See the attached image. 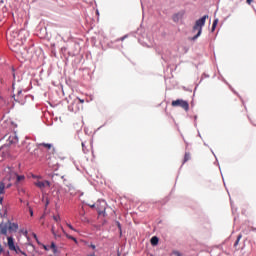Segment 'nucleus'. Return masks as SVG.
I'll return each mask as SVG.
<instances>
[{
  "mask_svg": "<svg viewBox=\"0 0 256 256\" xmlns=\"http://www.w3.org/2000/svg\"><path fill=\"white\" fill-rule=\"evenodd\" d=\"M175 255H176V256H181V253L175 252Z\"/></svg>",
  "mask_w": 256,
  "mask_h": 256,
  "instance_id": "33",
  "label": "nucleus"
},
{
  "mask_svg": "<svg viewBox=\"0 0 256 256\" xmlns=\"http://www.w3.org/2000/svg\"><path fill=\"white\" fill-rule=\"evenodd\" d=\"M184 15L185 11H180L172 16V21H174V23H179V21L183 19Z\"/></svg>",
  "mask_w": 256,
  "mask_h": 256,
  "instance_id": "10",
  "label": "nucleus"
},
{
  "mask_svg": "<svg viewBox=\"0 0 256 256\" xmlns=\"http://www.w3.org/2000/svg\"><path fill=\"white\" fill-rule=\"evenodd\" d=\"M218 23H219V19H215V20L213 21L212 29H211L212 33H213V31H215V29H217V24H218Z\"/></svg>",
  "mask_w": 256,
  "mask_h": 256,
  "instance_id": "18",
  "label": "nucleus"
},
{
  "mask_svg": "<svg viewBox=\"0 0 256 256\" xmlns=\"http://www.w3.org/2000/svg\"><path fill=\"white\" fill-rule=\"evenodd\" d=\"M12 183H5V179L0 183V205H3V195L5 194V189H9Z\"/></svg>",
  "mask_w": 256,
  "mask_h": 256,
  "instance_id": "8",
  "label": "nucleus"
},
{
  "mask_svg": "<svg viewBox=\"0 0 256 256\" xmlns=\"http://www.w3.org/2000/svg\"><path fill=\"white\" fill-rule=\"evenodd\" d=\"M96 209L98 212V215H103L104 217L107 215L105 210L107 209V202H105L104 200H99L96 203Z\"/></svg>",
  "mask_w": 256,
  "mask_h": 256,
  "instance_id": "7",
  "label": "nucleus"
},
{
  "mask_svg": "<svg viewBox=\"0 0 256 256\" xmlns=\"http://www.w3.org/2000/svg\"><path fill=\"white\" fill-rule=\"evenodd\" d=\"M53 220L56 222V223H59L61 221V216L59 215H54L53 216Z\"/></svg>",
  "mask_w": 256,
  "mask_h": 256,
  "instance_id": "21",
  "label": "nucleus"
},
{
  "mask_svg": "<svg viewBox=\"0 0 256 256\" xmlns=\"http://www.w3.org/2000/svg\"><path fill=\"white\" fill-rule=\"evenodd\" d=\"M50 247H51L53 253H57V246L55 245V242H52Z\"/></svg>",
  "mask_w": 256,
  "mask_h": 256,
  "instance_id": "20",
  "label": "nucleus"
},
{
  "mask_svg": "<svg viewBox=\"0 0 256 256\" xmlns=\"http://www.w3.org/2000/svg\"><path fill=\"white\" fill-rule=\"evenodd\" d=\"M13 77H14V79H15V74H13Z\"/></svg>",
  "mask_w": 256,
  "mask_h": 256,
  "instance_id": "36",
  "label": "nucleus"
},
{
  "mask_svg": "<svg viewBox=\"0 0 256 256\" xmlns=\"http://www.w3.org/2000/svg\"><path fill=\"white\" fill-rule=\"evenodd\" d=\"M9 233H17V229H19V225L17 223L7 222Z\"/></svg>",
  "mask_w": 256,
  "mask_h": 256,
  "instance_id": "12",
  "label": "nucleus"
},
{
  "mask_svg": "<svg viewBox=\"0 0 256 256\" xmlns=\"http://www.w3.org/2000/svg\"><path fill=\"white\" fill-rule=\"evenodd\" d=\"M151 245H158L159 238L157 236H153L150 240Z\"/></svg>",
  "mask_w": 256,
  "mask_h": 256,
  "instance_id": "17",
  "label": "nucleus"
},
{
  "mask_svg": "<svg viewBox=\"0 0 256 256\" xmlns=\"http://www.w3.org/2000/svg\"><path fill=\"white\" fill-rule=\"evenodd\" d=\"M8 139H9L10 143H15V137L10 136Z\"/></svg>",
  "mask_w": 256,
  "mask_h": 256,
  "instance_id": "23",
  "label": "nucleus"
},
{
  "mask_svg": "<svg viewBox=\"0 0 256 256\" xmlns=\"http://www.w3.org/2000/svg\"><path fill=\"white\" fill-rule=\"evenodd\" d=\"M29 211H30V215H31V217H33V209H31V208H30V210H29Z\"/></svg>",
  "mask_w": 256,
  "mask_h": 256,
  "instance_id": "31",
  "label": "nucleus"
},
{
  "mask_svg": "<svg viewBox=\"0 0 256 256\" xmlns=\"http://www.w3.org/2000/svg\"><path fill=\"white\" fill-rule=\"evenodd\" d=\"M118 227H119V229H121V224L118 222Z\"/></svg>",
  "mask_w": 256,
  "mask_h": 256,
  "instance_id": "34",
  "label": "nucleus"
},
{
  "mask_svg": "<svg viewBox=\"0 0 256 256\" xmlns=\"http://www.w3.org/2000/svg\"><path fill=\"white\" fill-rule=\"evenodd\" d=\"M43 249H45V251H49V248H47V246H43Z\"/></svg>",
  "mask_w": 256,
  "mask_h": 256,
  "instance_id": "32",
  "label": "nucleus"
},
{
  "mask_svg": "<svg viewBox=\"0 0 256 256\" xmlns=\"http://www.w3.org/2000/svg\"><path fill=\"white\" fill-rule=\"evenodd\" d=\"M6 179H8V181H14L16 185H20V183H23V181H25V175H18L15 172H11L10 177Z\"/></svg>",
  "mask_w": 256,
  "mask_h": 256,
  "instance_id": "6",
  "label": "nucleus"
},
{
  "mask_svg": "<svg viewBox=\"0 0 256 256\" xmlns=\"http://www.w3.org/2000/svg\"><path fill=\"white\" fill-rule=\"evenodd\" d=\"M39 149H41V147H43L44 149H46L47 151H51L52 153H55V148L53 147V144H49V143H39L38 144Z\"/></svg>",
  "mask_w": 256,
  "mask_h": 256,
  "instance_id": "11",
  "label": "nucleus"
},
{
  "mask_svg": "<svg viewBox=\"0 0 256 256\" xmlns=\"http://www.w3.org/2000/svg\"><path fill=\"white\" fill-rule=\"evenodd\" d=\"M125 39H127V36H123L119 39V41H125Z\"/></svg>",
  "mask_w": 256,
  "mask_h": 256,
  "instance_id": "26",
  "label": "nucleus"
},
{
  "mask_svg": "<svg viewBox=\"0 0 256 256\" xmlns=\"http://www.w3.org/2000/svg\"><path fill=\"white\" fill-rule=\"evenodd\" d=\"M7 241V247L10 251H15L17 254L21 253V255H27L21 248H19V246L15 245V240L11 236L7 237Z\"/></svg>",
  "mask_w": 256,
  "mask_h": 256,
  "instance_id": "4",
  "label": "nucleus"
},
{
  "mask_svg": "<svg viewBox=\"0 0 256 256\" xmlns=\"http://www.w3.org/2000/svg\"><path fill=\"white\" fill-rule=\"evenodd\" d=\"M171 105L173 107H181V109H184V111H189V102L183 100V99H177V100H173L171 102Z\"/></svg>",
  "mask_w": 256,
  "mask_h": 256,
  "instance_id": "5",
  "label": "nucleus"
},
{
  "mask_svg": "<svg viewBox=\"0 0 256 256\" xmlns=\"http://www.w3.org/2000/svg\"><path fill=\"white\" fill-rule=\"evenodd\" d=\"M51 231H52V235H54L55 239H60L61 233H59L58 231L55 230V226H52Z\"/></svg>",
  "mask_w": 256,
  "mask_h": 256,
  "instance_id": "15",
  "label": "nucleus"
},
{
  "mask_svg": "<svg viewBox=\"0 0 256 256\" xmlns=\"http://www.w3.org/2000/svg\"><path fill=\"white\" fill-rule=\"evenodd\" d=\"M13 89V99L16 103H20V105H25V95H23V90L21 88L15 87V83L12 84Z\"/></svg>",
  "mask_w": 256,
  "mask_h": 256,
  "instance_id": "3",
  "label": "nucleus"
},
{
  "mask_svg": "<svg viewBox=\"0 0 256 256\" xmlns=\"http://www.w3.org/2000/svg\"><path fill=\"white\" fill-rule=\"evenodd\" d=\"M79 103H85V100L78 98Z\"/></svg>",
  "mask_w": 256,
  "mask_h": 256,
  "instance_id": "28",
  "label": "nucleus"
},
{
  "mask_svg": "<svg viewBox=\"0 0 256 256\" xmlns=\"http://www.w3.org/2000/svg\"><path fill=\"white\" fill-rule=\"evenodd\" d=\"M207 19H209V15H204L202 18L196 20L193 28H192V33L196 35H194L191 40L192 41H196V39H199V37H201V33H203V27H205V23L207 21Z\"/></svg>",
  "mask_w": 256,
  "mask_h": 256,
  "instance_id": "2",
  "label": "nucleus"
},
{
  "mask_svg": "<svg viewBox=\"0 0 256 256\" xmlns=\"http://www.w3.org/2000/svg\"><path fill=\"white\" fill-rule=\"evenodd\" d=\"M91 249H96V246L94 244H90Z\"/></svg>",
  "mask_w": 256,
  "mask_h": 256,
  "instance_id": "30",
  "label": "nucleus"
},
{
  "mask_svg": "<svg viewBox=\"0 0 256 256\" xmlns=\"http://www.w3.org/2000/svg\"><path fill=\"white\" fill-rule=\"evenodd\" d=\"M246 3H248V5H251V3H253V0H246Z\"/></svg>",
  "mask_w": 256,
  "mask_h": 256,
  "instance_id": "27",
  "label": "nucleus"
},
{
  "mask_svg": "<svg viewBox=\"0 0 256 256\" xmlns=\"http://www.w3.org/2000/svg\"><path fill=\"white\" fill-rule=\"evenodd\" d=\"M7 41L10 45L11 51H14L17 55H21L22 59H27V49L19 43V32L13 31L7 34Z\"/></svg>",
  "mask_w": 256,
  "mask_h": 256,
  "instance_id": "1",
  "label": "nucleus"
},
{
  "mask_svg": "<svg viewBox=\"0 0 256 256\" xmlns=\"http://www.w3.org/2000/svg\"><path fill=\"white\" fill-rule=\"evenodd\" d=\"M187 161H191V153L185 152L183 164L187 163Z\"/></svg>",
  "mask_w": 256,
  "mask_h": 256,
  "instance_id": "16",
  "label": "nucleus"
},
{
  "mask_svg": "<svg viewBox=\"0 0 256 256\" xmlns=\"http://www.w3.org/2000/svg\"><path fill=\"white\" fill-rule=\"evenodd\" d=\"M88 207H91V209L97 208V204H88Z\"/></svg>",
  "mask_w": 256,
  "mask_h": 256,
  "instance_id": "22",
  "label": "nucleus"
},
{
  "mask_svg": "<svg viewBox=\"0 0 256 256\" xmlns=\"http://www.w3.org/2000/svg\"><path fill=\"white\" fill-rule=\"evenodd\" d=\"M67 227H69L71 229V231H77L75 228H73V225H71V224H67Z\"/></svg>",
  "mask_w": 256,
  "mask_h": 256,
  "instance_id": "24",
  "label": "nucleus"
},
{
  "mask_svg": "<svg viewBox=\"0 0 256 256\" xmlns=\"http://www.w3.org/2000/svg\"><path fill=\"white\" fill-rule=\"evenodd\" d=\"M5 250L3 249V246L0 244V255L3 254Z\"/></svg>",
  "mask_w": 256,
  "mask_h": 256,
  "instance_id": "25",
  "label": "nucleus"
},
{
  "mask_svg": "<svg viewBox=\"0 0 256 256\" xmlns=\"http://www.w3.org/2000/svg\"><path fill=\"white\" fill-rule=\"evenodd\" d=\"M242 237H243V235H241V234L238 235L237 240L234 243V247H237V245H239V242L241 241Z\"/></svg>",
  "mask_w": 256,
  "mask_h": 256,
  "instance_id": "19",
  "label": "nucleus"
},
{
  "mask_svg": "<svg viewBox=\"0 0 256 256\" xmlns=\"http://www.w3.org/2000/svg\"><path fill=\"white\" fill-rule=\"evenodd\" d=\"M34 185L36 187H38L39 189H45V187H51V182L44 180V181H36L34 183Z\"/></svg>",
  "mask_w": 256,
  "mask_h": 256,
  "instance_id": "9",
  "label": "nucleus"
},
{
  "mask_svg": "<svg viewBox=\"0 0 256 256\" xmlns=\"http://www.w3.org/2000/svg\"><path fill=\"white\" fill-rule=\"evenodd\" d=\"M82 149H83V151H84V153H85L86 147H85V143H83V142H82Z\"/></svg>",
  "mask_w": 256,
  "mask_h": 256,
  "instance_id": "29",
  "label": "nucleus"
},
{
  "mask_svg": "<svg viewBox=\"0 0 256 256\" xmlns=\"http://www.w3.org/2000/svg\"><path fill=\"white\" fill-rule=\"evenodd\" d=\"M60 229H61V231H63V233H64V235L67 237V239H71V241H74V243H76V245H77V243H79V242L77 241V238H75V237H73V236L67 234V232H65V230L62 228V226L60 227Z\"/></svg>",
  "mask_w": 256,
  "mask_h": 256,
  "instance_id": "14",
  "label": "nucleus"
},
{
  "mask_svg": "<svg viewBox=\"0 0 256 256\" xmlns=\"http://www.w3.org/2000/svg\"><path fill=\"white\" fill-rule=\"evenodd\" d=\"M21 192H22V193H25V190L21 189Z\"/></svg>",
  "mask_w": 256,
  "mask_h": 256,
  "instance_id": "35",
  "label": "nucleus"
},
{
  "mask_svg": "<svg viewBox=\"0 0 256 256\" xmlns=\"http://www.w3.org/2000/svg\"><path fill=\"white\" fill-rule=\"evenodd\" d=\"M9 233V226L7 223L0 225V235H8Z\"/></svg>",
  "mask_w": 256,
  "mask_h": 256,
  "instance_id": "13",
  "label": "nucleus"
}]
</instances>
